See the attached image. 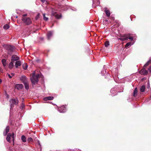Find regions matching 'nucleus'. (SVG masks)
<instances>
[{
    "instance_id": "obj_1",
    "label": "nucleus",
    "mask_w": 151,
    "mask_h": 151,
    "mask_svg": "<svg viewBox=\"0 0 151 151\" xmlns=\"http://www.w3.org/2000/svg\"><path fill=\"white\" fill-rule=\"evenodd\" d=\"M40 77L39 74L36 75L35 73H33L32 77L30 78L32 85L37 83L38 82V78Z\"/></svg>"
},
{
    "instance_id": "obj_2",
    "label": "nucleus",
    "mask_w": 151,
    "mask_h": 151,
    "mask_svg": "<svg viewBox=\"0 0 151 151\" xmlns=\"http://www.w3.org/2000/svg\"><path fill=\"white\" fill-rule=\"evenodd\" d=\"M22 20L24 23L27 25H29L32 23V21L29 17H22Z\"/></svg>"
},
{
    "instance_id": "obj_3",
    "label": "nucleus",
    "mask_w": 151,
    "mask_h": 151,
    "mask_svg": "<svg viewBox=\"0 0 151 151\" xmlns=\"http://www.w3.org/2000/svg\"><path fill=\"white\" fill-rule=\"evenodd\" d=\"M4 47L7 50L11 52H14L15 51V48L13 46L6 45H4Z\"/></svg>"
},
{
    "instance_id": "obj_4",
    "label": "nucleus",
    "mask_w": 151,
    "mask_h": 151,
    "mask_svg": "<svg viewBox=\"0 0 151 151\" xmlns=\"http://www.w3.org/2000/svg\"><path fill=\"white\" fill-rule=\"evenodd\" d=\"M19 101L17 98H16L15 99H12L10 101L11 106H13L14 105H17Z\"/></svg>"
},
{
    "instance_id": "obj_5",
    "label": "nucleus",
    "mask_w": 151,
    "mask_h": 151,
    "mask_svg": "<svg viewBox=\"0 0 151 151\" xmlns=\"http://www.w3.org/2000/svg\"><path fill=\"white\" fill-rule=\"evenodd\" d=\"M139 73L142 75H146L148 73V71L146 70L145 68H143L139 71Z\"/></svg>"
},
{
    "instance_id": "obj_6",
    "label": "nucleus",
    "mask_w": 151,
    "mask_h": 151,
    "mask_svg": "<svg viewBox=\"0 0 151 151\" xmlns=\"http://www.w3.org/2000/svg\"><path fill=\"white\" fill-rule=\"evenodd\" d=\"M20 80L23 83H25V82H27L28 81L27 80V77L24 76H22L20 78Z\"/></svg>"
},
{
    "instance_id": "obj_7",
    "label": "nucleus",
    "mask_w": 151,
    "mask_h": 151,
    "mask_svg": "<svg viewBox=\"0 0 151 151\" xmlns=\"http://www.w3.org/2000/svg\"><path fill=\"white\" fill-rule=\"evenodd\" d=\"M23 87V85L22 84H17L15 85V88H16L19 90L22 89Z\"/></svg>"
},
{
    "instance_id": "obj_8",
    "label": "nucleus",
    "mask_w": 151,
    "mask_h": 151,
    "mask_svg": "<svg viewBox=\"0 0 151 151\" xmlns=\"http://www.w3.org/2000/svg\"><path fill=\"white\" fill-rule=\"evenodd\" d=\"M118 39L121 41L126 40L128 39V37L126 35L122 36H121L120 38H119Z\"/></svg>"
},
{
    "instance_id": "obj_9",
    "label": "nucleus",
    "mask_w": 151,
    "mask_h": 151,
    "mask_svg": "<svg viewBox=\"0 0 151 151\" xmlns=\"http://www.w3.org/2000/svg\"><path fill=\"white\" fill-rule=\"evenodd\" d=\"M10 127L9 126H6V128L5 129V131L4 132V135L6 136L8 132H9Z\"/></svg>"
},
{
    "instance_id": "obj_10",
    "label": "nucleus",
    "mask_w": 151,
    "mask_h": 151,
    "mask_svg": "<svg viewBox=\"0 0 151 151\" xmlns=\"http://www.w3.org/2000/svg\"><path fill=\"white\" fill-rule=\"evenodd\" d=\"M52 15L55 17L57 19H60L61 17V15H59L57 14V13L55 12H52Z\"/></svg>"
},
{
    "instance_id": "obj_11",
    "label": "nucleus",
    "mask_w": 151,
    "mask_h": 151,
    "mask_svg": "<svg viewBox=\"0 0 151 151\" xmlns=\"http://www.w3.org/2000/svg\"><path fill=\"white\" fill-rule=\"evenodd\" d=\"M7 136L6 137V140L7 141L9 142H11V134L10 133H8L7 134Z\"/></svg>"
},
{
    "instance_id": "obj_12",
    "label": "nucleus",
    "mask_w": 151,
    "mask_h": 151,
    "mask_svg": "<svg viewBox=\"0 0 151 151\" xmlns=\"http://www.w3.org/2000/svg\"><path fill=\"white\" fill-rule=\"evenodd\" d=\"M12 59L15 61H17L19 59V58L16 55H13L12 56Z\"/></svg>"
},
{
    "instance_id": "obj_13",
    "label": "nucleus",
    "mask_w": 151,
    "mask_h": 151,
    "mask_svg": "<svg viewBox=\"0 0 151 151\" xmlns=\"http://www.w3.org/2000/svg\"><path fill=\"white\" fill-rule=\"evenodd\" d=\"M65 110V108L63 106H61L60 108H58V111L60 112H64Z\"/></svg>"
},
{
    "instance_id": "obj_14",
    "label": "nucleus",
    "mask_w": 151,
    "mask_h": 151,
    "mask_svg": "<svg viewBox=\"0 0 151 151\" xmlns=\"http://www.w3.org/2000/svg\"><path fill=\"white\" fill-rule=\"evenodd\" d=\"M21 62L20 60L16 61L15 62V66L16 68H17L18 66H21Z\"/></svg>"
},
{
    "instance_id": "obj_15",
    "label": "nucleus",
    "mask_w": 151,
    "mask_h": 151,
    "mask_svg": "<svg viewBox=\"0 0 151 151\" xmlns=\"http://www.w3.org/2000/svg\"><path fill=\"white\" fill-rule=\"evenodd\" d=\"M53 99V97L52 96H49L47 97H45L43 98L44 101H47V100H51Z\"/></svg>"
},
{
    "instance_id": "obj_16",
    "label": "nucleus",
    "mask_w": 151,
    "mask_h": 151,
    "mask_svg": "<svg viewBox=\"0 0 151 151\" xmlns=\"http://www.w3.org/2000/svg\"><path fill=\"white\" fill-rule=\"evenodd\" d=\"M104 12L106 13L107 17H109L110 15V13L109 11L107 9V8H105Z\"/></svg>"
},
{
    "instance_id": "obj_17",
    "label": "nucleus",
    "mask_w": 151,
    "mask_h": 151,
    "mask_svg": "<svg viewBox=\"0 0 151 151\" xmlns=\"http://www.w3.org/2000/svg\"><path fill=\"white\" fill-rule=\"evenodd\" d=\"M52 33L51 31H49L47 33V36L48 40L50 39V37L52 36Z\"/></svg>"
},
{
    "instance_id": "obj_18",
    "label": "nucleus",
    "mask_w": 151,
    "mask_h": 151,
    "mask_svg": "<svg viewBox=\"0 0 151 151\" xmlns=\"http://www.w3.org/2000/svg\"><path fill=\"white\" fill-rule=\"evenodd\" d=\"M24 85L25 86V88L26 89H28L29 88V84L28 83V82L27 81V82H25V83H23Z\"/></svg>"
},
{
    "instance_id": "obj_19",
    "label": "nucleus",
    "mask_w": 151,
    "mask_h": 151,
    "mask_svg": "<svg viewBox=\"0 0 151 151\" xmlns=\"http://www.w3.org/2000/svg\"><path fill=\"white\" fill-rule=\"evenodd\" d=\"M137 88H135L134 90V91L133 96L134 97H136L137 95Z\"/></svg>"
},
{
    "instance_id": "obj_20",
    "label": "nucleus",
    "mask_w": 151,
    "mask_h": 151,
    "mask_svg": "<svg viewBox=\"0 0 151 151\" xmlns=\"http://www.w3.org/2000/svg\"><path fill=\"white\" fill-rule=\"evenodd\" d=\"M1 62L4 66H6V60L5 59H3L1 60Z\"/></svg>"
},
{
    "instance_id": "obj_21",
    "label": "nucleus",
    "mask_w": 151,
    "mask_h": 151,
    "mask_svg": "<svg viewBox=\"0 0 151 151\" xmlns=\"http://www.w3.org/2000/svg\"><path fill=\"white\" fill-rule=\"evenodd\" d=\"M21 139L23 142H25L26 141V138L24 135H22V136Z\"/></svg>"
},
{
    "instance_id": "obj_22",
    "label": "nucleus",
    "mask_w": 151,
    "mask_h": 151,
    "mask_svg": "<svg viewBox=\"0 0 151 151\" xmlns=\"http://www.w3.org/2000/svg\"><path fill=\"white\" fill-rule=\"evenodd\" d=\"M145 86L143 85L140 88V91L141 92H144L145 91Z\"/></svg>"
},
{
    "instance_id": "obj_23",
    "label": "nucleus",
    "mask_w": 151,
    "mask_h": 151,
    "mask_svg": "<svg viewBox=\"0 0 151 151\" xmlns=\"http://www.w3.org/2000/svg\"><path fill=\"white\" fill-rule=\"evenodd\" d=\"M109 45V42L108 41H106L104 43L105 46L107 47Z\"/></svg>"
},
{
    "instance_id": "obj_24",
    "label": "nucleus",
    "mask_w": 151,
    "mask_h": 151,
    "mask_svg": "<svg viewBox=\"0 0 151 151\" xmlns=\"http://www.w3.org/2000/svg\"><path fill=\"white\" fill-rule=\"evenodd\" d=\"M3 28L5 29H7L9 28V26L8 24H6L4 25Z\"/></svg>"
},
{
    "instance_id": "obj_25",
    "label": "nucleus",
    "mask_w": 151,
    "mask_h": 151,
    "mask_svg": "<svg viewBox=\"0 0 151 151\" xmlns=\"http://www.w3.org/2000/svg\"><path fill=\"white\" fill-rule=\"evenodd\" d=\"M151 62V60H149L144 65V67L145 68H146L147 66Z\"/></svg>"
},
{
    "instance_id": "obj_26",
    "label": "nucleus",
    "mask_w": 151,
    "mask_h": 151,
    "mask_svg": "<svg viewBox=\"0 0 151 151\" xmlns=\"http://www.w3.org/2000/svg\"><path fill=\"white\" fill-rule=\"evenodd\" d=\"M14 66V64H12V63H10L9 65V68L10 69L12 68Z\"/></svg>"
},
{
    "instance_id": "obj_27",
    "label": "nucleus",
    "mask_w": 151,
    "mask_h": 151,
    "mask_svg": "<svg viewBox=\"0 0 151 151\" xmlns=\"http://www.w3.org/2000/svg\"><path fill=\"white\" fill-rule=\"evenodd\" d=\"M22 67L24 70H26L27 68V65L26 63L22 65Z\"/></svg>"
},
{
    "instance_id": "obj_28",
    "label": "nucleus",
    "mask_w": 151,
    "mask_h": 151,
    "mask_svg": "<svg viewBox=\"0 0 151 151\" xmlns=\"http://www.w3.org/2000/svg\"><path fill=\"white\" fill-rule=\"evenodd\" d=\"M43 17L44 19V20L45 21H47L48 20V18H47V17H45V14H43Z\"/></svg>"
},
{
    "instance_id": "obj_29",
    "label": "nucleus",
    "mask_w": 151,
    "mask_h": 151,
    "mask_svg": "<svg viewBox=\"0 0 151 151\" xmlns=\"http://www.w3.org/2000/svg\"><path fill=\"white\" fill-rule=\"evenodd\" d=\"M33 140V139L31 137H29L27 139V141L29 142H32Z\"/></svg>"
},
{
    "instance_id": "obj_30",
    "label": "nucleus",
    "mask_w": 151,
    "mask_h": 151,
    "mask_svg": "<svg viewBox=\"0 0 151 151\" xmlns=\"http://www.w3.org/2000/svg\"><path fill=\"white\" fill-rule=\"evenodd\" d=\"M131 44V42H128L125 45V47H128Z\"/></svg>"
},
{
    "instance_id": "obj_31",
    "label": "nucleus",
    "mask_w": 151,
    "mask_h": 151,
    "mask_svg": "<svg viewBox=\"0 0 151 151\" xmlns=\"http://www.w3.org/2000/svg\"><path fill=\"white\" fill-rule=\"evenodd\" d=\"M40 14L38 13L36 16V17H35V19H38L40 17Z\"/></svg>"
},
{
    "instance_id": "obj_32",
    "label": "nucleus",
    "mask_w": 151,
    "mask_h": 151,
    "mask_svg": "<svg viewBox=\"0 0 151 151\" xmlns=\"http://www.w3.org/2000/svg\"><path fill=\"white\" fill-rule=\"evenodd\" d=\"M25 107V105L24 104L22 103L21 104V108H22V109H23V108H24Z\"/></svg>"
},
{
    "instance_id": "obj_33",
    "label": "nucleus",
    "mask_w": 151,
    "mask_h": 151,
    "mask_svg": "<svg viewBox=\"0 0 151 151\" xmlns=\"http://www.w3.org/2000/svg\"><path fill=\"white\" fill-rule=\"evenodd\" d=\"M12 136L11 137L12 139H14V133H12L11 134Z\"/></svg>"
},
{
    "instance_id": "obj_34",
    "label": "nucleus",
    "mask_w": 151,
    "mask_h": 151,
    "mask_svg": "<svg viewBox=\"0 0 151 151\" xmlns=\"http://www.w3.org/2000/svg\"><path fill=\"white\" fill-rule=\"evenodd\" d=\"M128 39H129L130 40H132L133 39V38L132 37H128Z\"/></svg>"
},
{
    "instance_id": "obj_35",
    "label": "nucleus",
    "mask_w": 151,
    "mask_h": 151,
    "mask_svg": "<svg viewBox=\"0 0 151 151\" xmlns=\"http://www.w3.org/2000/svg\"><path fill=\"white\" fill-rule=\"evenodd\" d=\"M3 70L1 68H0V74L2 73L3 72Z\"/></svg>"
},
{
    "instance_id": "obj_36",
    "label": "nucleus",
    "mask_w": 151,
    "mask_h": 151,
    "mask_svg": "<svg viewBox=\"0 0 151 151\" xmlns=\"http://www.w3.org/2000/svg\"><path fill=\"white\" fill-rule=\"evenodd\" d=\"M14 61H15L14 60H12V59H11V62L10 63H12V64H14Z\"/></svg>"
},
{
    "instance_id": "obj_37",
    "label": "nucleus",
    "mask_w": 151,
    "mask_h": 151,
    "mask_svg": "<svg viewBox=\"0 0 151 151\" xmlns=\"http://www.w3.org/2000/svg\"><path fill=\"white\" fill-rule=\"evenodd\" d=\"M148 70L150 72H151V66L150 67L148 68Z\"/></svg>"
},
{
    "instance_id": "obj_38",
    "label": "nucleus",
    "mask_w": 151,
    "mask_h": 151,
    "mask_svg": "<svg viewBox=\"0 0 151 151\" xmlns=\"http://www.w3.org/2000/svg\"><path fill=\"white\" fill-rule=\"evenodd\" d=\"M8 75L9 78H12V76H11L9 74H8Z\"/></svg>"
},
{
    "instance_id": "obj_39",
    "label": "nucleus",
    "mask_w": 151,
    "mask_h": 151,
    "mask_svg": "<svg viewBox=\"0 0 151 151\" xmlns=\"http://www.w3.org/2000/svg\"><path fill=\"white\" fill-rule=\"evenodd\" d=\"M27 14H24L22 15V17H25L27 16Z\"/></svg>"
},
{
    "instance_id": "obj_40",
    "label": "nucleus",
    "mask_w": 151,
    "mask_h": 151,
    "mask_svg": "<svg viewBox=\"0 0 151 151\" xmlns=\"http://www.w3.org/2000/svg\"><path fill=\"white\" fill-rule=\"evenodd\" d=\"M42 2V3H44L45 2V0H40Z\"/></svg>"
},
{
    "instance_id": "obj_41",
    "label": "nucleus",
    "mask_w": 151,
    "mask_h": 151,
    "mask_svg": "<svg viewBox=\"0 0 151 151\" xmlns=\"http://www.w3.org/2000/svg\"><path fill=\"white\" fill-rule=\"evenodd\" d=\"M12 77L14 75V73H12L11 74Z\"/></svg>"
},
{
    "instance_id": "obj_42",
    "label": "nucleus",
    "mask_w": 151,
    "mask_h": 151,
    "mask_svg": "<svg viewBox=\"0 0 151 151\" xmlns=\"http://www.w3.org/2000/svg\"><path fill=\"white\" fill-rule=\"evenodd\" d=\"M2 82V80L0 79V83H1Z\"/></svg>"
},
{
    "instance_id": "obj_43",
    "label": "nucleus",
    "mask_w": 151,
    "mask_h": 151,
    "mask_svg": "<svg viewBox=\"0 0 151 151\" xmlns=\"http://www.w3.org/2000/svg\"><path fill=\"white\" fill-rule=\"evenodd\" d=\"M12 139V140L14 142V139Z\"/></svg>"
}]
</instances>
